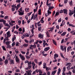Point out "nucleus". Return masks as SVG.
Instances as JSON below:
<instances>
[{
  "instance_id": "e2e57ef3",
  "label": "nucleus",
  "mask_w": 75,
  "mask_h": 75,
  "mask_svg": "<svg viewBox=\"0 0 75 75\" xmlns=\"http://www.w3.org/2000/svg\"><path fill=\"white\" fill-rule=\"evenodd\" d=\"M55 15V17H56V16H58V15H59V12H56Z\"/></svg>"
},
{
  "instance_id": "5fc2aeb1",
  "label": "nucleus",
  "mask_w": 75,
  "mask_h": 75,
  "mask_svg": "<svg viewBox=\"0 0 75 75\" xmlns=\"http://www.w3.org/2000/svg\"><path fill=\"white\" fill-rule=\"evenodd\" d=\"M32 47L33 48H36V45H32Z\"/></svg>"
},
{
  "instance_id": "dca6fc26",
  "label": "nucleus",
  "mask_w": 75,
  "mask_h": 75,
  "mask_svg": "<svg viewBox=\"0 0 75 75\" xmlns=\"http://www.w3.org/2000/svg\"><path fill=\"white\" fill-rule=\"evenodd\" d=\"M7 37H10V36L11 35H10V31H9L7 33Z\"/></svg>"
},
{
  "instance_id": "423d86ee",
  "label": "nucleus",
  "mask_w": 75,
  "mask_h": 75,
  "mask_svg": "<svg viewBox=\"0 0 75 75\" xmlns=\"http://www.w3.org/2000/svg\"><path fill=\"white\" fill-rule=\"evenodd\" d=\"M45 68L46 71H47V72L49 70H51L52 69L50 67H45V68Z\"/></svg>"
},
{
  "instance_id": "f257e3e1",
  "label": "nucleus",
  "mask_w": 75,
  "mask_h": 75,
  "mask_svg": "<svg viewBox=\"0 0 75 75\" xmlns=\"http://www.w3.org/2000/svg\"><path fill=\"white\" fill-rule=\"evenodd\" d=\"M32 71L31 70H28V71H26V72L27 74L28 75H31V73Z\"/></svg>"
},
{
  "instance_id": "13d9d810",
  "label": "nucleus",
  "mask_w": 75,
  "mask_h": 75,
  "mask_svg": "<svg viewBox=\"0 0 75 75\" xmlns=\"http://www.w3.org/2000/svg\"><path fill=\"white\" fill-rule=\"evenodd\" d=\"M37 10H38L37 8H36L34 9V13H35V12H36V11H37Z\"/></svg>"
},
{
  "instance_id": "a19ab883",
  "label": "nucleus",
  "mask_w": 75,
  "mask_h": 75,
  "mask_svg": "<svg viewBox=\"0 0 75 75\" xmlns=\"http://www.w3.org/2000/svg\"><path fill=\"white\" fill-rule=\"evenodd\" d=\"M11 47V45H7V48H10Z\"/></svg>"
},
{
  "instance_id": "f8f14e48",
  "label": "nucleus",
  "mask_w": 75,
  "mask_h": 75,
  "mask_svg": "<svg viewBox=\"0 0 75 75\" xmlns=\"http://www.w3.org/2000/svg\"><path fill=\"white\" fill-rule=\"evenodd\" d=\"M50 49V47H45L44 49V51L45 52L47 51L48 50H49V49Z\"/></svg>"
},
{
  "instance_id": "09e8293b",
  "label": "nucleus",
  "mask_w": 75,
  "mask_h": 75,
  "mask_svg": "<svg viewBox=\"0 0 75 75\" xmlns=\"http://www.w3.org/2000/svg\"><path fill=\"white\" fill-rule=\"evenodd\" d=\"M32 63L30 61L29 62H28V65H31V63Z\"/></svg>"
},
{
  "instance_id": "6e6552de",
  "label": "nucleus",
  "mask_w": 75,
  "mask_h": 75,
  "mask_svg": "<svg viewBox=\"0 0 75 75\" xmlns=\"http://www.w3.org/2000/svg\"><path fill=\"white\" fill-rule=\"evenodd\" d=\"M40 23L41 22H40V21H39L37 23H36L35 24L38 25V27H40V26H41V24H40Z\"/></svg>"
},
{
  "instance_id": "72a5a7b5",
  "label": "nucleus",
  "mask_w": 75,
  "mask_h": 75,
  "mask_svg": "<svg viewBox=\"0 0 75 75\" xmlns=\"http://www.w3.org/2000/svg\"><path fill=\"white\" fill-rule=\"evenodd\" d=\"M25 56L27 59H30V58H31V56H30L26 55Z\"/></svg>"
},
{
  "instance_id": "4d7b16f0",
  "label": "nucleus",
  "mask_w": 75,
  "mask_h": 75,
  "mask_svg": "<svg viewBox=\"0 0 75 75\" xmlns=\"http://www.w3.org/2000/svg\"><path fill=\"white\" fill-rule=\"evenodd\" d=\"M47 75H50V71H47Z\"/></svg>"
},
{
  "instance_id": "bf43d9fd",
  "label": "nucleus",
  "mask_w": 75,
  "mask_h": 75,
  "mask_svg": "<svg viewBox=\"0 0 75 75\" xmlns=\"http://www.w3.org/2000/svg\"><path fill=\"white\" fill-rule=\"evenodd\" d=\"M20 2H21L20 0H17L16 1V3H20Z\"/></svg>"
},
{
  "instance_id": "0eeeda50",
  "label": "nucleus",
  "mask_w": 75,
  "mask_h": 75,
  "mask_svg": "<svg viewBox=\"0 0 75 75\" xmlns=\"http://www.w3.org/2000/svg\"><path fill=\"white\" fill-rule=\"evenodd\" d=\"M4 24L5 26H7V27H8V28H10V27H11V26L9 25L8 23H7L6 22H5Z\"/></svg>"
},
{
  "instance_id": "2f4dec72",
  "label": "nucleus",
  "mask_w": 75,
  "mask_h": 75,
  "mask_svg": "<svg viewBox=\"0 0 75 75\" xmlns=\"http://www.w3.org/2000/svg\"><path fill=\"white\" fill-rule=\"evenodd\" d=\"M47 15L49 16V14H51V12L50 11V10H48L47 11Z\"/></svg>"
},
{
  "instance_id": "3c124183",
  "label": "nucleus",
  "mask_w": 75,
  "mask_h": 75,
  "mask_svg": "<svg viewBox=\"0 0 75 75\" xmlns=\"http://www.w3.org/2000/svg\"><path fill=\"white\" fill-rule=\"evenodd\" d=\"M18 25H20V24L21 23V21L19 20L18 21Z\"/></svg>"
},
{
  "instance_id": "79ce46f5",
  "label": "nucleus",
  "mask_w": 75,
  "mask_h": 75,
  "mask_svg": "<svg viewBox=\"0 0 75 75\" xmlns=\"http://www.w3.org/2000/svg\"><path fill=\"white\" fill-rule=\"evenodd\" d=\"M62 20V19H61V18H60L58 20V23H60V22H61Z\"/></svg>"
},
{
  "instance_id": "393cba45",
  "label": "nucleus",
  "mask_w": 75,
  "mask_h": 75,
  "mask_svg": "<svg viewBox=\"0 0 75 75\" xmlns=\"http://www.w3.org/2000/svg\"><path fill=\"white\" fill-rule=\"evenodd\" d=\"M23 47H27L28 46V44H24L23 45Z\"/></svg>"
},
{
  "instance_id": "ea45409f",
  "label": "nucleus",
  "mask_w": 75,
  "mask_h": 75,
  "mask_svg": "<svg viewBox=\"0 0 75 75\" xmlns=\"http://www.w3.org/2000/svg\"><path fill=\"white\" fill-rule=\"evenodd\" d=\"M46 34L47 35V36L48 37H50V34H49V33L48 32H47L46 33Z\"/></svg>"
},
{
  "instance_id": "f03ea898",
  "label": "nucleus",
  "mask_w": 75,
  "mask_h": 75,
  "mask_svg": "<svg viewBox=\"0 0 75 75\" xmlns=\"http://www.w3.org/2000/svg\"><path fill=\"white\" fill-rule=\"evenodd\" d=\"M19 56L20 58H21L22 60L23 61H24V60H25V57H24V56H23L22 55H21V54H19Z\"/></svg>"
},
{
  "instance_id": "a878e982",
  "label": "nucleus",
  "mask_w": 75,
  "mask_h": 75,
  "mask_svg": "<svg viewBox=\"0 0 75 75\" xmlns=\"http://www.w3.org/2000/svg\"><path fill=\"white\" fill-rule=\"evenodd\" d=\"M37 14L35 15L33 17V18H34L33 20H35L36 19V18H37Z\"/></svg>"
},
{
  "instance_id": "20e7f679",
  "label": "nucleus",
  "mask_w": 75,
  "mask_h": 75,
  "mask_svg": "<svg viewBox=\"0 0 75 75\" xmlns=\"http://www.w3.org/2000/svg\"><path fill=\"white\" fill-rule=\"evenodd\" d=\"M63 12L64 14H68V11L67 10V9H64L63 10Z\"/></svg>"
},
{
  "instance_id": "58836bf2",
  "label": "nucleus",
  "mask_w": 75,
  "mask_h": 75,
  "mask_svg": "<svg viewBox=\"0 0 75 75\" xmlns=\"http://www.w3.org/2000/svg\"><path fill=\"white\" fill-rule=\"evenodd\" d=\"M41 9H40L38 11V14H39V15H41Z\"/></svg>"
},
{
  "instance_id": "c03bdc74",
  "label": "nucleus",
  "mask_w": 75,
  "mask_h": 75,
  "mask_svg": "<svg viewBox=\"0 0 75 75\" xmlns=\"http://www.w3.org/2000/svg\"><path fill=\"white\" fill-rule=\"evenodd\" d=\"M32 66H35V64L34 63V62H33L32 63Z\"/></svg>"
},
{
  "instance_id": "1a4fd4ad",
  "label": "nucleus",
  "mask_w": 75,
  "mask_h": 75,
  "mask_svg": "<svg viewBox=\"0 0 75 75\" xmlns=\"http://www.w3.org/2000/svg\"><path fill=\"white\" fill-rule=\"evenodd\" d=\"M50 30H49V32H50L51 31V32H52L53 31V30L54 29V26H53L52 28H50Z\"/></svg>"
},
{
  "instance_id": "603ef678",
  "label": "nucleus",
  "mask_w": 75,
  "mask_h": 75,
  "mask_svg": "<svg viewBox=\"0 0 75 75\" xmlns=\"http://www.w3.org/2000/svg\"><path fill=\"white\" fill-rule=\"evenodd\" d=\"M71 63L69 62V63H67L66 65V66H68V65H69H69H71Z\"/></svg>"
},
{
  "instance_id": "4468645a",
  "label": "nucleus",
  "mask_w": 75,
  "mask_h": 75,
  "mask_svg": "<svg viewBox=\"0 0 75 75\" xmlns=\"http://www.w3.org/2000/svg\"><path fill=\"white\" fill-rule=\"evenodd\" d=\"M58 57V54H55L54 56V59H56V58Z\"/></svg>"
},
{
  "instance_id": "c756f323",
  "label": "nucleus",
  "mask_w": 75,
  "mask_h": 75,
  "mask_svg": "<svg viewBox=\"0 0 75 75\" xmlns=\"http://www.w3.org/2000/svg\"><path fill=\"white\" fill-rule=\"evenodd\" d=\"M72 48V47L71 46H69L67 48V51H69L70 49H71Z\"/></svg>"
},
{
  "instance_id": "7c9ffc66",
  "label": "nucleus",
  "mask_w": 75,
  "mask_h": 75,
  "mask_svg": "<svg viewBox=\"0 0 75 75\" xmlns=\"http://www.w3.org/2000/svg\"><path fill=\"white\" fill-rule=\"evenodd\" d=\"M25 37H29V35L27 33L24 34Z\"/></svg>"
},
{
  "instance_id": "a211bd4d",
  "label": "nucleus",
  "mask_w": 75,
  "mask_h": 75,
  "mask_svg": "<svg viewBox=\"0 0 75 75\" xmlns=\"http://www.w3.org/2000/svg\"><path fill=\"white\" fill-rule=\"evenodd\" d=\"M60 49L62 51H64V46L62 45H61Z\"/></svg>"
},
{
  "instance_id": "864d4df0",
  "label": "nucleus",
  "mask_w": 75,
  "mask_h": 75,
  "mask_svg": "<svg viewBox=\"0 0 75 75\" xmlns=\"http://www.w3.org/2000/svg\"><path fill=\"white\" fill-rule=\"evenodd\" d=\"M31 14H32V12H30L29 13H28V16H30V15H31Z\"/></svg>"
},
{
  "instance_id": "de8ad7c7",
  "label": "nucleus",
  "mask_w": 75,
  "mask_h": 75,
  "mask_svg": "<svg viewBox=\"0 0 75 75\" xmlns=\"http://www.w3.org/2000/svg\"><path fill=\"white\" fill-rule=\"evenodd\" d=\"M52 41L54 44H55V45H57V44H56V42H55V41H54V40H53Z\"/></svg>"
},
{
  "instance_id": "9b49d317",
  "label": "nucleus",
  "mask_w": 75,
  "mask_h": 75,
  "mask_svg": "<svg viewBox=\"0 0 75 75\" xmlns=\"http://www.w3.org/2000/svg\"><path fill=\"white\" fill-rule=\"evenodd\" d=\"M10 62H11V64H13V65H14V60L11 59L10 61Z\"/></svg>"
},
{
  "instance_id": "c85d7f7f",
  "label": "nucleus",
  "mask_w": 75,
  "mask_h": 75,
  "mask_svg": "<svg viewBox=\"0 0 75 75\" xmlns=\"http://www.w3.org/2000/svg\"><path fill=\"white\" fill-rule=\"evenodd\" d=\"M64 21H63L62 22V23L61 24L60 26L62 27V26H63V25H65V22L64 23Z\"/></svg>"
},
{
  "instance_id": "f704fd0d",
  "label": "nucleus",
  "mask_w": 75,
  "mask_h": 75,
  "mask_svg": "<svg viewBox=\"0 0 75 75\" xmlns=\"http://www.w3.org/2000/svg\"><path fill=\"white\" fill-rule=\"evenodd\" d=\"M66 71V67H64L63 68V71L65 72Z\"/></svg>"
},
{
  "instance_id": "6ab92c4d",
  "label": "nucleus",
  "mask_w": 75,
  "mask_h": 75,
  "mask_svg": "<svg viewBox=\"0 0 75 75\" xmlns=\"http://www.w3.org/2000/svg\"><path fill=\"white\" fill-rule=\"evenodd\" d=\"M16 36L15 35H14V36L13 38L12 39V41L13 42H14V40H16Z\"/></svg>"
},
{
  "instance_id": "c9c22d12",
  "label": "nucleus",
  "mask_w": 75,
  "mask_h": 75,
  "mask_svg": "<svg viewBox=\"0 0 75 75\" xmlns=\"http://www.w3.org/2000/svg\"><path fill=\"white\" fill-rule=\"evenodd\" d=\"M69 26H70V27H75V26L74 25H73L72 24H69Z\"/></svg>"
},
{
  "instance_id": "8fccbe9b",
  "label": "nucleus",
  "mask_w": 75,
  "mask_h": 75,
  "mask_svg": "<svg viewBox=\"0 0 75 75\" xmlns=\"http://www.w3.org/2000/svg\"><path fill=\"white\" fill-rule=\"evenodd\" d=\"M38 31H41V27H38Z\"/></svg>"
},
{
  "instance_id": "680f3d73",
  "label": "nucleus",
  "mask_w": 75,
  "mask_h": 75,
  "mask_svg": "<svg viewBox=\"0 0 75 75\" xmlns=\"http://www.w3.org/2000/svg\"><path fill=\"white\" fill-rule=\"evenodd\" d=\"M21 53H22V54H25V52H23V51H21Z\"/></svg>"
},
{
  "instance_id": "f3484780",
  "label": "nucleus",
  "mask_w": 75,
  "mask_h": 75,
  "mask_svg": "<svg viewBox=\"0 0 75 75\" xmlns=\"http://www.w3.org/2000/svg\"><path fill=\"white\" fill-rule=\"evenodd\" d=\"M0 22H2V23H3L4 24L5 23H6V21L4 19H0Z\"/></svg>"
},
{
  "instance_id": "412c9836",
  "label": "nucleus",
  "mask_w": 75,
  "mask_h": 75,
  "mask_svg": "<svg viewBox=\"0 0 75 75\" xmlns=\"http://www.w3.org/2000/svg\"><path fill=\"white\" fill-rule=\"evenodd\" d=\"M8 60L7 59H5V63L6 65L8 64Z\"/></svg>"
},
{
  "instance_id": "338daca9",
  "label": "nucleus",
  "mask_w": 75,
  "mask_h": 75,
  "mask_svg": "<svg viewBox=\"0 0 75 75\" xmlns=\"http://www.w3.org/2000/svg\"><path fill=\"white\" fill-rule=\"evenodd\" d=\"M31 32L32 34H34V29H33V28L31 30Z\"/></svg>"
},
{
  "instance_id": "a18cd8bd",
  "label": "nucleus",
  "mask_w": 75,
  "mask_h": 75,
  "mask_svg": "<svg viewBox=\"0 0 75 75\" xmlns=\"http://www.w3.org/2000/svg\"><path fill=\"white\" fill-rule=\"evenodd\" d=\"M2 48L3 50H4V51H6V48L4 46H2Z\"/></svg>"
},
{
  "instance_id": "39448f33",
  "label": "nucleus",
  "mask_w": 75,
  "mask_h": 75,
  "mask_svg": "<svg viewBox=\"0 0 75 75\" xmlns=\"http://www.w3.org/2000/svg\"><path fill=\"white\" fill-rule=\"evenodd\" d=\"M38 37L40 38H42L44 37V34H42L41 33H40L38 35Z\"/></svg>"
},
{
  "instance_id": "49530a36",
  "label": "nucleus",
  "mask_w": 75,
  "mask_h": 75,
  "mask_svg": "<svg viewBox=\"0 0 75 75\" xmlns=\"http://www.w3.org/2000/svg\"><path fill=\"white\" fill-rule=\"evenodd\" d=\"M29 8H25V11L26 12H28V10H29Z\"/></svg>"
},
{
  "instance_id": "473e14b6",
  "label": "nucleus",
  "mask_w": 75,
  "mask_h": 75,
  "mask_svg": "<svg viewBox=\"0 0 75 75\" xmlns=\"http://www.w3.org/2000/svg\"><path fill=\"white\" fill-rule=\"evenodd\" d=\"M20 44L18 42H16V47H18V46H19V45H20Z\"/></svg>"
},
{
  "instance_id": "5701e85b",
  "label": "nucleus",
  "mask_w": 75,
  "mask_h": 75,
  "mask_svg": "<svg viewBox=\"0 0 75 75\" xmlns=\"http://www.w3.org/2000/svg\"><path fill=\"white\" fill-rule=\"evenodd\" d=\"M66 32H63L61 34V36H62V37L64 36L66 34Z\"/></svg>"
},
{
  "instance_id": "052dcab7",
  "label": "nucleus",
  "mask_w": 75,
  "mask_h": 75,
  "mask_svg": "<svg viewBox=\"0 0 75 75\" xmlns=\"http://www.w3.org/2000/svg\"><path fill=\"white\" fill-rule=\"evenodd\" d=\"M15 52L16 53H17V54H18V53H19V52H18V51L17 49H16L15 50Z\"/></svg>"
},
{
  "instance_id": "e433bc0d",
  "label": "nucleus",
  "mask_w": 75,
  "mask_h": 75,
  "mask_svg": "<svg viewBox=\"0 0 75 75\" xmlns=\"http://www.w3.org/2000/svg\"><path fill=\"white\" fill-rule=\"evenodd\" d=\"M16 45V42H14L12 44V47H14V45Z\"/></svg>"
},
{
  "instance_id": "774afa93",
  "label": "nucleus",
  "mask_w": 75,
  "mask_h": 75,
  "mask_svg": "<svg viewBox=\"0 0 75 75\" xmlns=\"http://www.w3.org/2000/svg\"><path fill=\"white\" fill-rule=\"evenodd\" d=\"M8 16H5L4 19H8Z\"/></svg>"
},
{
  "instance_id": "69168bd1",
  "label": "nucleus",
  "mask_w": 75,
  "mask_h": 75,
  "mask_svg": "<svg viewBox=\"0 0 75 75\" xmlns=\"http://www.w3.org/2000/svg\"><path fill=\"white\" fill-rule=\"evenodd\" d=\"M20 11H21V12H24V10H22V8H20Z\"/></svg>"
},
{
  "instance_id": "2eb2a0df",
  "label": "nucleus",
  "mask_w": 75,
  "mask_h": 75,
  "mask_svg": "<svg viewBox=\"0 0 75 75\" xmlns=\"http://www.w3.org/2000/svg\"><path fill=\"white\" fill-rule=\"evenodd\" d=\"M18 12H19V15H20V16L21 15V16H23V15L24 14V12H20V11H18Z\"/></svg>"
},
{
  "instance_id": "cd10ccee",
  "label": "nucleus",
  "mask_w": 75,
  "mask_h": 75,
  "mask_svg": "<svg viewBox=\"0 0 75 75\" xmlns=\"http://www.w3.org/2000/svg\"><path fill=\"white\" fill-rule=\"evenodd\" d=\"M60 72H61V69L60 68H59V69L58 72H57V75H59Z\"/></svg>"
},
{
  "instance_id": "0e129e2a",
  "label": "nucleus",
  "mask_w": 75,
  "mask_h": 75,
  "mask_svg": "<svg viewBox=\"0 0 75 75\" xmlns=\"http://www.w3.org/2000/svg\"><path fill=\"white\" fill-rule=\"evenodd\" d=\"M25 42H26V43H28L29 42V41L28 40H27L26 39L25 40Z\"/></svg>"
},
{
  "instance_id": "4be33fe9",
  "label": "nucleus",
  "mask_w": 75,
  "mask_h": 75,
  "mask_svg": "<svg viewBox=\"0 0 75 75\" xmlns=\"http://www.w3.org/2000/svg\"><path fill=\"white\" fill-rule=\"evenodd\" d=\"M10 43H11V42L10 41H7L5 43L6 45H9Z\"/></svg>"
},
{
  "instance_id": "9d476101",
  "label": "nucleus",
  "mask_w": 75,
  "mask_h": 75,
  "mask_svg": "<svg viewBox=\"0 0 75 75\" xmlns=\"http://www.w3.org/2000/svg\"><path fill=\"white\" fill-rule=\"evenodd\" d=\"M16 60L17 62H19V61H20V59H19L18 58L17 56H16Z\"/></svg>"
},
{
  "instance_id": "4c0bfd02",
  "label": "nucleus",
  "mask_w": 75,
  "mask_h": 75,
  "mask_svg": "<svg viewBox=\"0 0 75 75\" xmlns=\"http://www.w3.org/2000/svg\"><path fill=\"white\" fill-rule=\"evenodd\" d=\"M28 65V68L29 69H31V68L32 67L30 65Z\"/></svg>"
},
{
  "instance_id": "b1692460",
  "label": "nucleus",
  "mask_w": 75,
  "mask_h": 75,
  "mask_svg": "<svg viewBox=\"0 0 75 75\" xmlns=\"http://www.w3.org/2000/svg\"><path fill=\"white\" fill-rule=\"evenodd\" d=\"M29 49L30 50H33V45H30Z\"/></svg>"
},
{
  "instance_id": "7ed1b4c3",
  "label": "nucleus",
  "mask_w": 75,
  "mask_h": 75,
  "mask_svg": "<svg viewBox=\"0 0 75 75\" xmlns=\"http://www.w3.org/2000/svg\"><path fill=\"white\" fill-rule=\"evenodd\" d=\"M69 14L70 16H71L72 14H74V11H72L71 10H69Z\"/></svg>"
},
{
  "instance_id": "6e6d98bb",
  "label": "nucleus",
  "mask_w": 75,
  "mask_h": 75,
  "mask_svg": "<svg viewBox=\"0 0 75 75\" xmlns=\"http://www.w3.org/2000/svg\"><path fill=\"white\" fill-rule=\"evenodd\" d=\"M32 47L33 48H36V45H32Z\"/></svg>"
},
{
  "instance_id": "aec40b11",
  "label": "nucleus",
  "mask_w": 75,
  "mask_h": 75,
  "mask_svg": "<svg viewBox=\"0 0 75 75\" xmlns=\"http://www.w3.org/2000/svg\"><path fill=\"white\" fill-rule=\"evenodd\" d=\"M56 72H57V70H55L52 71V74L53 75H55V74L56 73Z\"/></svg>"
},
{
  "instance_id": "bb28decb",
  "label": "nucleus",
  "mask_w": 75,
  "mask_h": 75,
  "mask_svg": "<svg viewBox=\"0 0 75 75\" xmlns=\"http://www.w3.org/2000/svg\"><path fill=\"white\" fill-rule=\"evenodd\" d=\"M46 65H47V64L46 63H44L43 64V68H45L46 67H47L46 66Z\"/></svg>"
},
{
  "instance_id": "ddd939ff",
  "label": "nucleus",
  "mask_w": 75,
  "mask_h": 75,
  "mask_svg": "<svg viewBox=\"0 0 75 75\" xmlns=\"http://www.w3.org/2000/svg\"><path fill=\"white\" fill-rule=\"evenodd\" d=\"M47 1L46 2V5L47 7H49V6H51V4H48V1H49V0H47Z\"/></svg>"
},
{
  "instance_id": "37998d69",
  "label": "nucleus",
  "mask_w": 75,
  "mask_h": 75,
  "mask_svg": "<svg viewBox=\"0 0 75 75\" xmlns=\"http://www.w3.org/2000/svg\"><path fill=\"white\" fill-rule=\"evenodd\" d=\"M15 71L16 72H20V70L18 69H17Z\"/></svg>"
}]
</instances>
